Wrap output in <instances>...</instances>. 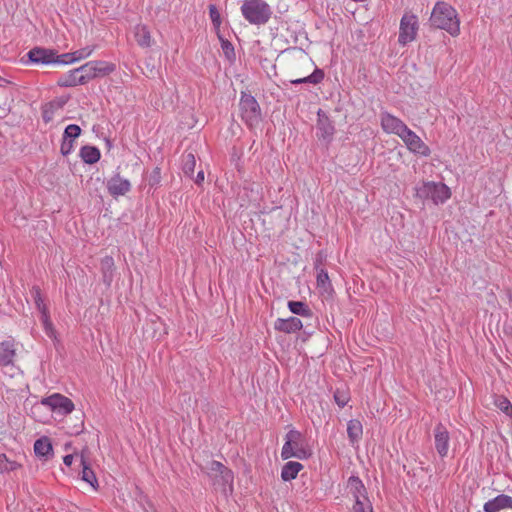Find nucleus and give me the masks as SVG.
Segmentation results:
<instances>
[{"instance_id":"28","label":"nucleus","mask_w":512,"mask_h":512,"mask_svg":"<svg viewBox=\"0 0 512 512\" xmlns=\"http://www.w3.org/2000/svg\"><path fill=\"white\" fill-rule=\"evenodd\" d=\"M243 17L252 24H256V0H245L241 6Z\"/></svg>"},{"instance_id":"19","label":"nucleus","mask_w":512,"mask_h":512,"mask_svg":"<svg viewBox=\"0 0 512 512\" xmlns=\"http://www.w3.org/2000/svg\"><path fill=\"white\" fill-rule=\"evenodd\" d=\"M303 327L302 321L294 316L286 319H278L275 322V328L285 333H295Z\"/></svg>"},{"instance_id":"13","label":"nucleus","mask_w":512,"mask_h":512,"mask_svg":"<svg viewBox=\"0 0 512 512\" xmlns=\"http://www.w3.org/2000/svg\"><path fill=\"white\" fill-rule=\"evenodd\" d=\"M380 124L385 133L394 134L398 137H401L408 127L400 118L388 112L380 114Z\"/></svg>"},{"instance_id":"8","label":"nucleus","mask_w":512,"mask_h":512,"mask_svg":"<svg viewBox=\"0 0 512 512\" xmlns=\"http://www.w3.org/2000/svg\"><path fill=\"white\" fill-rule=\"evenodd\" d=\"M400 138L410 152L422 157L430 156L431 150L429 146L409 127H407Z\"/></svg>"},{"instance_id":"7","label":"nucleus","mask_w":512,"mask_h":512,"mask_svg":"<svg viewBox=\"0 0 512 512\" xmlns=\"http://www.w3.org/2000/svg\"><path fill=\"white\" fill-rule=\"evenodd\" d=\"M281 456L283 459L292 457L304 459L308 456L302 444V436L298 431L291 430L286 434V442L283 445Z\"/></svg>"},{"instance_id":"43","label":"nucleus","mask_w":512,"mask_h":512,"mask_svg":"<svg viewBox=\"0 0 512 512\" xmlns=\"http://www.w3.org/2000/svg\"><path fill=\"white\" fill-rule=\"evenodd\" d=\"M43 118H44L45 122H48V121L50 120L49 115H46V113H45V112H44V114H43Z\"/></svg>"},{"instance_id":"27","label":"nucleus","mask_w":512,"mask_h":512,"mask_svg":"<svg viewBox=\"0 0 512 512\" xmlns=\"http://www.w3.org/2000/svg\"><path fill=\"white\" fill-rule=\"evenodd\" d=\"M100 151L94 146H83L80 150L81 159L87 164H94L100 159Z\"/></svg>"},{"instance_id":"5","label":"nucleus","mask_w":512,"mask_h":512,"mask_svg":"<svg viewBox=\"0 0 512 512\" xmlns=\"http://www.w3.org/2000/svg\"><path fill=\"white\" fill-rule=\"evenodd\" d=\"M418 18L411 12H405L400 20L398 43L405 46L413 42L418 34Z\"/></svg>"},{"instance_id":"6","label":"nucleus","mask_w":512,"mask_h":512,"mask_svg":"<svg viewBox=\"0 0 512 512\" xmlns=\"http://www.w3.org/2000/svg\"><path fill=\"white\" fill-rule=\"evenodd\" d=\"M40 405L50 409L57 416H66L75 409L72 400L60 393H54L44 397L40 401Z\"/></svg>"},{"instance_id":"29","label":"nucleus","mask_w":512,"mask_h":512,"mask_svg":"<svg viewBox=\"0 0 512 512\" xmlns=\"http://www.w3.org/2000/svg\"><path fill=\"white\" fill-rule=\"evenodd\" d=\"M496 408L509 417H512V404L510 400L503 395H496L493 401Z\"/></svg>"},{"instance_id":"39","label":"nucleus","mask_w":512,"mask_h":512,"mask_svg":"<svg viewBox=\"0 0 512 512\" xmlns=\"http://www.w3.org/2000/svg\"><path fill=\"white\" fill-rule=\"evenodd\" d=\"M60 150L64 156L69 155L73 150V141L63 139Z\"/></svg>"},{"instance_id":"40","label":"nucleus","mask_w":512,"mask_h":512,"mask_svg":"<svg viewBox=\"0 0 512 512\" xmlns=\"http://www.w3.org/2000/svg\"><path fill=\"white\" fill-rule=\"evenodd\" d=\"M73 460H74V455H72V454H68V455L64 456V458H63V462L66 466H71L73 463Z\"/></svg>"},{"instance_id":"34","label":"nucleus","mask_w":512,"mask_h":512,"mask_svg":"<svg viewBox=\"0 0 512 512\" xmlns=\"http://www.w3.org/2000/svg\"><path fill=\"white\" fill-rule=\"evenodd\" d=\"M271 14L272 12L270 7L266 3L258 0V24L267 22Z\"/></svg>"},{"instance_id":"30","label":"nucleus","mask_w":512,"mask_h":512,"mask_svg":"<svg viewBox=\"0 0 512 512\" xmlns=\"http://www.w3.org/2000/svg\"><path fill=\"white\" fill-rule=\"evenodd\" d=\"M288 307L293 314L305 317L311 316V310L301 301H289Z\"/></svg>"},{"instance_id":"11","label":"nucleus","mask_w":512,"mask_h":512,"mask_svg":"<svg viewBox=\"0 0 512 512\" xmlns=\"http://www.w3.org/2000/svg\"><path fill=\"white\" fill-rule=\"evenodd\" d=\"M240 114L242 120L253 129L256 125V100L253 96L242 93L240 99Z\"/></svg>"},{"instance_id":"33","label":"nucleus","mask_w":512,"mask_h":512,"mask_svg":"<svg viewBox=\"0 0 512 512\" xmlns=\"http://www.w3.org/2000/svg\"><path fill=\"white\" fill-rule=\"evenodd\" d=\"M196 165L195 156L192 153H188L183 159V171L186 175L191 176L194 172Z\"/></svg>"},{"instance_id":"9","label":"nucleus","mask_w":512,"mask_h":512,"mask_svg":"<svg viewBox=\"0 0 512 512\" xmlns=\"http://www.w3.org/2000/svg\"><path fill=\"white\" fill-rule=\"evenodd\" d=\"M86 83L93 78L105 76L115 70V66L106 61H89L80 67Z\"/></svg>"},{"instance_id":"20","label":"nucleus","mask_w":512,"mask_h":512,"mask_svg":"<svg viewBox=\"0 0 512 512\" xmlns=\"http://www.w3.org/2000/svg\"><path fill=\"white\" fill-rule=\"evenodd\" d=\"M16 356L14 343L10 340L0 342V365L8 366L13 364Z\"/></svg>"},{"instance_id":"21","label":"nucleus","mask_w":512,"mask_h":512,"mask_svg":"<svg viewBox=\"0 0 512 512\" xmlns=\"http://www.w3.org/2000/svg\"><path fill=\"white\" fill-rule=\"evenodd\" d=\"M134 37L139 46L148 48L152 45L153 39L146 25L138 24L134 28Z\"/></svg>"},{"instance_id":"18","label":"nucleus","mask_w":512,"mask_h":512,"mask_svg":"<svg viewBox=\"0 0 512 512\" xmlns=\"http://www.w3.org/2000/svg\"><path fill=\"white\" fill-rule=\"evenodd\" d=\"M85 83L86 81L82 74V71L80 70V67L68 71L66 74L62 75L57 81V84L60 87H74Z\"/></svg>"},{"instance_id":"37","label":"nucleus","mask_w":512,"mask_h":512,"mask_svg":"<svg viewBox=\"0 0 512 512\" xmlns=\"http://www.w3.org/2000/svg\"><path fill=\"white\" fill-rule=\"evenodd\" d=\"M334 399L337 405L342 408L349 402L350 397L348 392L337 389L334 393Z\"/></svg>"},{"instance_id":"42","label":"nucleus","mask_w":512,"mask_h":512,"mask_svg":"<svg viewBox=\"0 0 512 512\" xmlns=\"http://www.w3.org/2000/svg\"><path fill=\"white\" fill-rule=\"evenodd\" d=\"M203 181H204V172L203 171H199L197 176H196L195 182L200 184Z\"/></svg>"},{"instance_id":"10","label":"nucleus","mask_w":512,"mask_h":512,"mask_svg":"<svg viewBox=\"0 0 512 512\" xmlns=\"http://www.w3.org/2000/svg\"><path fill=\"white\" fill-rule=\"evenodd\" d=\"M28 58L31 63L34 64H64L62 55H57L53 49H47L42 47H35L28 52Z\"/></svg>"},{"instance_id":"38","label":"nucleus","mask_w":512,"mask_h":512,"mask_svg":"<svg viewBox=\"0 0 512 512\" xmlns=\"http://www.w3.org/2000/svg\"><path fill=\"white\" fill-rule=\"evenodd\" d=\"M330 284L327 271L320 269L317 273V285L326 288Z\"/></svg>"},{"instance_id":"32","label":"nucleus","mask_w":512,"mask_h":512,"mask_svg":"<svg viewBox=\"0 0 512 512\" xmlns=\"http://www.w3.org/2000/svg\"><path fill=\"white\" fill-rule=\"evenodd\" d=\"M217 36L220 40L221 48H222V51H223L225 57L229 61L233 60L235 58V52H234L233 45L228 40L224 39L223 36L221 35V33Z\"/></svg>"},{"instance_id":"44","label":"nucleus","mask_w":512,"mask_h":512,"mask_svg":"<svg viewBox=\"0 0 512 512\" xmlns=\"http://www.w3.org/2000/svg\"><path fill=\"white\" fill-rule=\"evenodd\" d=\"M104 279H105V281H107V279H108L107 272L104 273Z\"/></svg>"},{"instance_id":"1","label":"nucleus","mask_w":512,"mask_h":512,"mask_svg":"<svg viewBox=\"0 0 512 512\" xmlns=\"http://www.w3.org/2000/svg\"><path fill=\"white\" fill-rule=\"evenodd\" d=\"M291 67L297 75L290 80L292 84H318L324 79V72L315 67L312 58L302 49L293 52Z\"/></svg>"},{"instance_id":"17","label":"nucleus","mask_w":512,"mask_h":512,"mask_svg":"<svg viewBox=\"0 0 512 512\" xmlns=\"http://www.w3.org/2000/svg\"><path fill=\"white\" fill-rule=\"evenodd\" d=\"M449 433L442 425L435 428V447L441 457H446L449 450Z\"/></svg>"},{"instance_id":"23","label":"nucleus","mask_w":512,"mask_h":512,"mask_svg":"<svg viewBox=\"0 0 512 512\" xmlns=\"http://www.w3.org/2000/svg\"><path fill=\"white\" fill-rule=\"evenodd\" d=\"M93 51H94L93 46H87V47H84L82 49H79V50L71 52V53L62 54V58H64V60H62V62L64 64H70V63H74L76 61H80L82 59L89 57L93 53Z\"/></svg>"},{"instance_id":"16","label":"nucleus","mask_w":512,"mask_h":512,"mask_svg":"<svg viewBox=\"0 0 512 512\" xmlns=\"http://www.w3.org/2000/svg\"><path fill=\"white\" fill-rule=\"evenodd\" d=\"M483 509L485 512H501L506 509L512 510V497L506 494H500L487 501Z\"/></svg>"},{"instance_id":"12","label":"nucleus","mask_w":512,"mask_h":512,"mask_svg":"<svg viewBox=\"0 0 512 512\" xmlns=\"http://www.w3.org/2000/svg\"><path fill=\"white\" fill-rule=\"evenodd\" d=\"M33 296L35 300L36 307L41 314L40 320L43 325V329L46 335L51 339H56V330L53 326V323L50 320L47 306L44 304L43 299L40 295V290L38 288L33 289Z\"/></svg>"},{"instance_id":"22","label":"nucleus","mask_w":512,"mask_h":512,"mask_svg":"<svg viewBox=\"0 0 512 512\" xmlns=\"http://www.w3.org/2000/svg\"><path fill=\"white\" fill-rule=\"evenodd\" d=\"M34 452L36 456L41 458H49L52 455V443L48 437H41L34 443Z\"/></svg>"},{"instance_id":"35","label":"nucleus","mask_w":512,"mask_h":512,"mask_svg":"<svg viewBox=\"0 0 512 512\" xmlns=\"http://www.w3.org/2000/svg\"><path fill=\"white\" fill-rule=\"evenodd\" d=\"M209 15L217 35L220 34L221 17L215 5L209 6Z\"/></svg>"},{"instance_id":"41","label":"nucleus","mask_w":512,"mask_h":512,"mask_svg":"<svg viewBox=\"0 0 512 512\" xmlns=\"http://www.w3.org/2000/svg\"><path fill=\"white\" fill-rule=\"evenodd\" d=\"M103 266L106 267L108 270L113 267V259L112 258H105L103 261Z\"/></svg>"},{"instance_id":"2","label":"nucleus","mask_w":512,"mask_h":512,"mask_svg":"<svg viewBox=\"0 0 512 512\" xmlns=\"http://www.w3.org/2000/svg\"><path fill=\"white\" fill-rule=\"evenodd\" d=\"M431 25L436 29L446 31L452 37L460 35L461 20L457 10L447 2L438 1L435 3L431 16Z\"/></svg>"},{"instance_id":"15","label":"nucleus","mask_w":512,"mask_h":512,"mask_svg":"<svg viewBox=\"0 0 512 512\" xmlns=\"http://www.w3.org/2000/svg\"><path fill=\"white\" fill-rule=\"evenodd\" d=\"M107 189L114 197L123 196L130 191L131 184L129 180L116 174L107 181Z\"/></svg>"},{"instance_id":"31","label":"nucleus","mask_w":512,"mask_h":512,"mask_svg":"<svg viewBox=\"0 0 512 512\" xmlns=\"http://www.w3.org/2000/svg\"><path fill=\"white\" fill-rule=\"evenodd\" d=\"M16 461L10 460L5 454H0V474L11 472L20 468Z\"/></svg>"},{"instance_id":"25","label":"nucleus","mask_w":512,"mask_h":512,"mask_svg":"<svg viewBox=\"0 0 512 512\" xmlns=\"http://www.w3.org/2000/svg\"><path fill=\"white\" fill-rule=\"evenodd\" d=\"M347 435L352 444L357 443L363 435L362 423L357 419H352L347 424Z\"/></svg>"},{"instance_id":"26","label":"nucleus","mask_w":512,"mask_h":512,"mask_svg":"<svg viewBox=\"0 0 512 512\" xmlns=\"http://www.w3.org/2000/svg\"><path fill=\"white\" fill-rule=\"evenodd\" d=\"M303 465L299 462H287L282 468L281 477L284 481H290L297 477L298 473L302 470Z\"/></svg>"},{"instance_id":"24","label":"nucleus","mask_w":512,"mask_h":512,"mask_svg":"<svg viewBox=\"0 0 512 512\" xmlns=\"http://www.w3.org/2000/svg\"><path fill=\"white\" fill-rule=\"evenodd\" d=\"M211 469L214 471H218L220 473V477L224 482L223 491L227 492L228 490L231 491L232 487V481H233V475L232 472L224 467L220 462L213 461Z\"/></svg>"},{"instance_id":"14","label":"nucleus","mask_w":512,"mask_h":512,"mask_svg":"<svg viewBox=\"0 0 512 512\" xmlns=\"http://www.w3.org/2000/svg\"><path fill=\"white\" fill-rule=\"evenodd\" d=\"M79 457L80 464L82 466L81 479L90 484V486L96 490L98 488V480L90 466L89 449L87 447L83 448L79 454Z\"/></svg>"},{"instance_id":"36","label":"nucleus","mask_w":512,"mask_h":512,"mask_svg":"<svg viewBox=\"0 0 512 512\" xmlns=\"http://www.w3.org/2000/svg\"><path fill=\"white\" fill-rule=\"evenodd\" d=\"M80 133L81 128L78 125L70 124L64 130L63 139L74 141L79 137Z\"/></svg>"},{"instance_id":"3","label":"nucleus","mask_w":512,"mask_h":512,"mask_svg":"<svg viewBox=\"0 0 512 512\" xmlns=\"http://www.w3.org/2000/svg\"><path fill=\"white\" fill-rule=\"evenodd\" d=\"M415 197L430 199L434 204H442L451 198L450 188L441 182L422 181L415 187Z\"/></svg>"},{"instance_id":"4","label":"nucleus","mask_w":512,"mask_h":512,"mask_svg":"<svg viewBox=\"0 0 512 512\" xmlns=\"http://www.w3.org/2000/svg\"><path fill=\"white\" fill-rule=\"evenodd\" d=\"M346 490L355 503L353 512H373L372 505L368 499L366 488L362 480L357 476H351L347 480Z\"/></svg>"}]
</instances>
